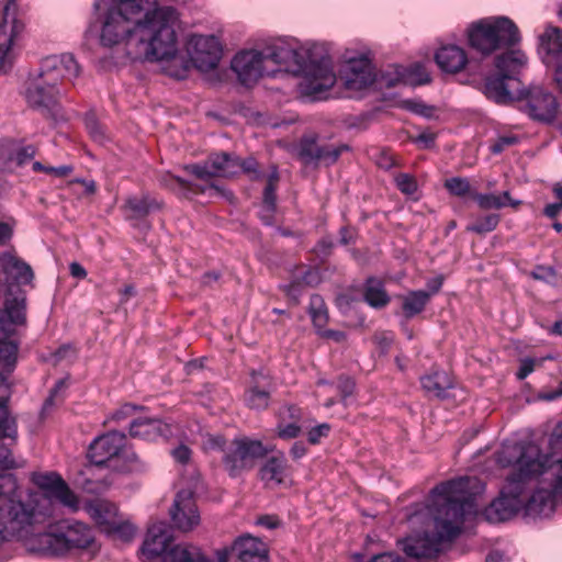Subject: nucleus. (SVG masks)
Wrapping results in <instances>:
<instances>
[{
	"instance_id": "obj_1",
	"label": "nucleus",
	"mask_w": 562,
	"mask_h": 562,
	"mask_svg": "<svg viewBox=\"0 0 562 562\" xmlns=\"http://www.w3.org/2000/svg\"><path fill=\"white\" fill-rule=\"evenodd\" d=\"M496 462L503 468L513 467L499 497L485 509L490 522L510 519L520 509L530 517H549L557 501L547 470L549 459L541 456L533 442L504 443L496 452Z\"/></svg>"
},
{
	"instance_id": "obj_2",
	"label": "nucleus",
	"mask_w": 562,
	"mask_h": 562,
	"mask_svg": "<svg viewBox=\"0 0 562 562\" xmlns=\"http://www.w3.org/2000/svg\"><path fill=\"white\" fill-rule=\"evenodd\" d=\"M263 54L267 63L301 74L299 90L304 97L322 99V94L336 82L331 59L323 45L304 47L295 42L279 40L266 46Z\"/></svg>"
},
{
	"instance_id": "obj_3",
	"label": "nucleus",
	"mask_w": 562,
	"mask_h": 562,
	"mask_svg": "<svg viewBox=\"0 0 562 562\" xmlns=\"http://www.w3.org/2000/svg\"><path fill=\"white\" fill-rule=\"evenodd\" d=\"M79 74L80 66L71 54L46 57L37 74L27 82L24 91L26 103L43 115L54 114L59 98L57 85L63 79L72 80Z\"/></svg>"
},
{
	"instance_id": "obj_4",
	"label": "nucleus",
	"mask_w": 562,
	"mask_h": 562,
	"mask_svg": "<svg viewBox=\"0 0 562 562\" xmlns=\"http://www.w3.org/2000/svg\"><path fill=\"white\" fill-rule=\"evenodd\" d=\"M178 22V13L172 7L155 5L143 16V43L146 42L145 57L151 61L168 60V68L178 66V41L175 26Z\"/></svg>"
},
{
	"instance_id": "obj_5",
	"label": "nucleus",
	"mask_w": 562,
	"mask_h": 562,
	"mask_svg": "<svg viewBox=\"0 0 562 562\" xmlns=\"http://www.w3.org/2000/svg\"><path fill=\"white\" fill-rule=\"evenodd\" d=\"M26 549L33 553L52 557L76 550L91 559L99 552L100 547L92 530L85 524L75 521L60 526L57 532L36 533L29 539Z\"/></svg>"
},
{
	"instance_id": "obj_6",
	"label": "nucleus",
	"mask_w": 562,
	"mask_h": 562,
	"mask_svg": "<svg viewBox=\"0 0 562 562\" xmlns=\"http://www.w3.org/2000/svg\"><path fill=\"white\" fill-rule=\"evenodd\" d=\"M12 297H4L0 310V381L9 376L16 364L19 329L26 324L25 294L11 288Z\"/></svg>"
},
{
	"instance_id": "obj_7",
	"label": "nucleus",
	"mask_w": 562,
	"mask_h": 562,
	"mask_svg": "<svg viewBox=\"0 0 562 562\" xmlns=\"http://www.w3.org/2000/svg\"><path fill=\"white\" fill-rule=\"evenodd\" d=\"M15 491L0 496V547L4 541L25 540L34 526L44 522L49 517V510L43 512L32 501L23 503L14 498Z\"/></svg>"
},
{
	"instance_id": "obj_8",
	"label": "nucleus",
	"mask_w": 562,
	"mask_h": 562,
	"mask_svg": "<svg viewBox=\"0 0 562 562\" xmlns=\"http://www.w3.org/2000/svg\"><path fill=\"white\" fill-rule=\"evenodd\" d=\"M527 65V56L516 49L506 52L495 59L497 75L485 80L484 94L498 104H507L514 100H521L524 90L517 79L519 71Z\"/></svg>"
},
{
	"instance_id": "obj_9",
	"label": "nucleus",
	"mask_w": 562,
	"mask_h": 562,
	"mask_svg": "<svg viewBox=\"0 0 562 562\" xmlns=\"http://www.w3.org/2000/svg\"><path fill=\"white\" fill-rule=\"evenodd\" d=\"M468 37L471 47L483 55L514 46L520 41L518 27L506 16H492L473 23Z\"/></svg>"
},
{
	"instance_id": "obj_10",
	"label": "nucleus",
	"mask_w": 562,
	"mask_h": 562,
	"mask_svg": "<svg viewBox=\"0 0 562 562\" xmlns=\"http://www.w3.org/2000/svg\"><path fill=\"white\" fill-rule=\"evenodd\" d=\"M87 457L95 467H108L119 472L127 471V462L136 460L135 454L130 457L126 450V437L119 431H110L97 437L89 445Z\"/></svg>"
},
{
	"instance_id": "obj_11",
	"label": "nucleus",
	"mask_w": 562,
	"mask_h": 562,
	"mask_svg": "<svg viewBox=\"0 0 562 562\" xmlns=\"http://www.w3.org/2000/svg\"><path fill=\"white\" fill-rule=\"evenodd\" d=\"M187 50L190 59L179 60V66L169 70L171 77L184 79L191 65L201 72L214 70L222 57L220 41L214 35H192L188 41Z\"/></svg>"
},
{
	"instance_id": "obj_12",
	"label": "nucleus",
	"mask_w": 562,
	"mask_h": 562,
	"mask_svg": "<svg viewBox=\"0 0 562 562\" xmlns=\"http://www.w3.org/2000/svg\"><path fill=\"white\" fill-rule=\"evenodd\" d=\"M32 481L43 493L34 495L31 501L43 512L48 509L49 516L54 512V499L72 510L78 508V497L59 474L55 472L33 473Z\"/></svg>"
},
{
	"instance_id": "obj_13",
	"label": "nucleus",
	"mask_w": 562,
	"mask_h": 562,
	"mask_svg": "<svg viewBox=\"0 0 562 562\" xmlns=\"http://www.w3.org/2000/svg\"><path fill=\"white\" fill-rule=\"evenodd\" d=\"M202 487L200 473L192 468L189 487L177 493L170 508V518L177 530L190 532L200 525L201 517L193 497Z\"/></svg>"
},
{
	"instance_id": "obj_14",
	"label": "nucleus",
	"mask_w": 562,
	"mask_h": 562,
	"mask_svg": "<svg viewBox=\"0 0 562 562\" xmlns=\"http://www.w3.org/2000/svg\"><path fill=\"white\" fill-rule=\"evenodd\" d=\"M267 452L268 450L260 440L248 437L235 438L225 450L223 464L228 474L236 477L244 471L251 470Z\"/></svg>"
},
{
	"instance_id": "obj_15",
	"label": "nucleus",
	"mask_w": 562,
	"mask_h": 562,
	"mask_svg": "<svg viewBox=\"0 0 562 562\" xmlns=\"http://www.w3.org/2000/svg\"><path fill=\"white\" fill-rule=\"evenodd\" d=\"M184 170L205 182L215 177H234L238 175L237 156L228 153L213 154L201 164L186 166Z\"/></svg>"
},
{
	"instance_id": "obj_16",
	"label": "nucleus",
	"mask_w": 562,
	"mask_h": 562,
	"mask_svg": "<svg viewBox=\"0 0 562 562\" xmlns=\"http://www.w3.org/2000/svg\"><path fill=\"white\" fill-rule=\"evenodd\" d=\"M33 278L31 267L10 252H0V296L12 297L11 288L19 292L21 284Z\"/></svg>"
},
{
	"instance_id": "obj_17",
	"label": "nucleus",
	"mask_w": 562,
	"mask_h": 562,
	"mask_svg": "<svg viewBox=\"0 0 562 562\" xmlns=\"http://www.w3.org/2000/svg\"><path fill=\"white\" fill-rule=\"evenodd\" d=\"M267 63L263 50L244 49L231 61V68L244 86H252L266 72Z\"/></svg>"
},
{
	"instance_id": "obj_18",
	"label": "nucleus",
	"mask_w": 562,
	"mask_h": 562,
	"mask_svg": "<svg viewBox=\"0 0 562 562\" xmlns=\"http://www.w3.org/2000/svg\"><path fill=\"white\" fill-rule=\"evenodd\" d=\"M527 101L526 110L530 117L541 122H552L557 114L559 104L554 94L541 87H531L524 90V97Z\"/></svg>"
},
{
	"instance_id": "obj_19",
	"label": "nucleus",
	"mask_w": 562,
	"mask_h": 562,
	"mask_svg": "<svg viewBox=\"0 0 562 562\" xmlns=\"http://www.w3.org/2000/svg\"><path fill=\"white\" fill-rule=\"evenodd\" d=\"M172 528L165 521H157L148 526L143 540V555L158 562L166 551L172 547Z\"/></svg>"
},
{
	"instance_id": "obj_20",
	"label": "nucleus",
	"mask_w": 562,
	"mask_h": 562,
	"mask_svg": "<svg viewBox=\"0 0 562 562\" xmlns=\"http://www.w3.org/2000/svg\"><path fill=\"white\" fill-rule=\"evenodd\" d=\"M347 145H321L313 137H306L301 142L300 156L305 162H323L331 165L336 162Z\"/></svg>"
},
{
	"instance_id": "obj_21",
	"label": "nucleus",
	"mask_w": 562,
	"mask_h": 562,
	"mask_svg": "<svg viewBox=\"0 0 562 562\" xmlns=\"http://www.w3.org/2000/svg\"><path fill=\"white\" fill-rule=\"evenodd\" d=\"M226 550L217 551L216 560L207 558L200 548L191 544H173L158 562H227Z\"/></svg>"
},
{
	"instance_id": "obj_22",
	"label": "nucleus",
	"mask_w": 562,
	"mask_h": 562,
	"mask_svg": "<svg viewBox=\"0 0 562 562\" xmlns=\"http://www.w3.org/2000/svg\"><path fill=\"white\" fill-rule=\"evenodd\" d=\"M539 54L547 65L562 63V30L555 26H547L539 35Z\"/></svg>"
},
{
	"instance_id": "obj_23",
	"label": "nucleus",
	"mask_w": 562,
	"mask_h": 562,
	"mask_svg": "<svg viewBox=\"0 0 562 562\" xmlns=\"http://www.w3.org/2000/svg\"><path fill=\"white\" fill-rule=\"evenodd\" d=\"M374 78L371 63L362 58L350 63L345 83L348 89L361 90L372 85Z\"/></svg>"
},
{
	"instance_id": "obj_24",
	"label": "nucleus",
	"mask_w": 562,
	"mask_h": 562,
	"mask_svg": "<svg viewBox=\"0 0 562 562\" xmlns=\"http://www.w3.org/2000/svg\"><path fill=\"white\" fill-rule=\"evenodd\" d=\"M233 551L237 557V562H249L256 559L260 562L262 557L268 555L266 543L250 536H243L237 539L233 546Z\"/></svg>"
},
{
	"instance_id": "obj_25",
	"label": "nucleus",
	"mask_w": 562,
	"mask_h": 562,
	"mask_svg": "<svg viewBox=\"0 0 562 562\" xmlns=\"http://www.w3.org/2000/svg\"><path fill=\"white\" fill-rule=\"evenodd\" d=\"M435 59L441 70L450 74L461 71L468 63L465 52L456 45L442 46L436 53Z\"/></svg>"
},
{
	"instance_id": "obj_26",
	"label": "nucleus",
	"mask_w": 562,
	"mask_h": 562,
	"mask_svg": "<svg viewBox=\"0 0 562 562\" xmlns=\"http://www.w3.org/2000/svg\"><path fill=\"white\" fill-rule=\"evenodd\" d=\"M87 513L99 526L102 532L111 528L114 521H116V519L121 516L119 514L117 507L114 504L105 501H94L88 504Z\"/></svg>"
},
{
	"instance_id": "obj_27",
	"label": "nucleus",
	"mask_w": 562,
	"mask_h": 562,
	"mask_svg": "<svg viewBox=\"0 0 562 562\" xmlns=\"http://www.w3.org/2000/svg\"><path fill=\"white\" fill-rule=\"evenodd\" d=\"M319 282V274L315 269L301 266L295 269L289 284L284 285V291L293 300H297L305 286H314Z\"/></svg>"
},
{
	"instance_id": "obj_28",
	"label": "nucleus",
	"mask_w": 562,
	"mask_h": 562,
	"mask_svg": "<svg viewBox=\"0 0 562 562\" xmlns=\"http://www.w3.org/2000/svg\"><path fill=\"white\" fill-rule=\"evenodd\" d=\"M423 390L431 397L445 398L446 392L453 387L452 378L445 371H432L420 379Z\"/></svg>"
},
{
	"instance_id": "obj_29",
	"label": "nucleus",
	"mask_w": 562,
	"mask_h": 562,
	"mask_svg": "<svg viewBox=\"0 0 562 562\" xmlns=\"http://www.w3.org/2000/svg\"><path fill=\"white\" fill-rule=\"evenodd\" d=\"M8 379V376L5 378ZM9 397V385L7 380L0 381V439L16 438L15 419L9 415L7 401Z\"/></svg>"
},
{
	"instance_id": "obj_30",
	"label": "nucleus",
	"mask_w": 562,
	"mask_h": 562,
	"mask_svg": "<svg viewBox=\"0 0 562 562\" xmlns=\"http://www.w3.org/2000/svg\"><path fill=\"white\" fill-rule=\"evenodd\" d=\"M429 81L430 77L425 67L416 64L409 69L398 68L396 70V78L386 80V86L394 87L398 82L419 86L428 83Z\"/></svg>"
},
{
	"instance_id": "obj_31",
	"label": "nucleus",
	"mask_w": 562,
	"mask_h": 562,
	"mask_svg": "<svg viewBox=\"0 0 562 562\" xmlns=\"http://www.w3.org/2000/svg\"><path fill=\"white\" fill-rule=\"evenodd\" d=\"M363 299L373 308H382L390 302V296L381 280L369 278L364 284Z\"/></svg>"
},
{
	"instance_id": "obj_32",
	"label": "nucleus",
	"mask_w": 562,
	"mask_h": 562,
	"mask_svg": "<svg viewBox=\"0 0 562 562\" xmlns=\"http://www.w3.org/2000/svg\"><path fill=\"white\" fill-rule=\"evenodd\" d=\"M402 311L405 318L409 319L422 313L430 301V294L425 290L411 291L401 296Z\"/></svg>"
},
{
	"instance_id": "obj_33",
	"label": "nucleus",
	"mask_w": 562,
	"mask_h": 562,
	"mask_svg": "<svg viewBox=\"0 0 562 562\" xmlns=\"http://www.w3.org/2000/svg\"><path fill=\"white\" fill-rule=\"evenodd\" d=\"M286 462L283 456H273L267 459L260 468L259 475L265 482L280 484L285 475Z\"/></svg>"
},
{
	"instance_id": "obj_34",
	"label": "nucleus",
	"mask_w": 562,
	"mask_h": 562,
	"mask_svg": "<svg viewBox=\"0 0 562 562\" xmlns=\"http://www.w3.org/2000/svg\"><path fill=\"white\" fill-rule=\"evenodd\" d=\"M473 200L477 203V205L483 210H499L506 205H512L514 207L520 204V201H515L510 198L509 192L505 191L502 194H482V193H472Z\"/></svg>"
},
{
	"instance_id": "obj_35",
	"label": "nucleus",
	"mask_w": 562,
	"mask_h": 562,
	"mask_svg": "<svg viewBox=\"0 0 562 562\" xmlns=\"http://www.w3.org/2000/svg\"><path fill=\"white\" fill-rule=\"evenodd\" d=\"M267 184L263 191V209L268 213L262 215V220L267 225L271 224L270 217L276 209V188L279 182V173L276 166H271L270 172L267 175Z\"/></svg>"
},
{
	"instance_id": "obj_36",
	"label": "nucleus",
	"mask_w": 562,
	"mask_h": 562,
	"mask_svg": "<svg viewBox=\"0 0 562 562\" xmlns=\"http://www.w3.org/2000/svg\"><path fill=\"white\" fill-rule=\"evenodd\" d=\"M15 467L10 450L0 445V496L16 491V481L12 475H3L2 472Z\"/></svg>"
},
{
	"instance_id": "obj_37",
	"label": "nucleus",
	"mask_w": 562,
	"mask_h": 562,
	"mask_svg": "<svg viewBox=\"0 0 562 562\" xmlns=\"http://www.w3.org/2000/svg\"><path fill=\"white\" fill-rule=\"evenodd\" d=\"M172 436V426L160 419L143 416V439L155 441L159 438L168 439Z\"/></svg>"
},
{
	"instance_id": "obj_38",
	"label": "nucleus",
	"mask_w": 562,
	"mask_h": 562,
	"mask_svg": "<svg viewBox=\"0 0 562 562\" xmlns=\"http://www.w3.org/2000/svg\"><path fill=\"white\" fill-rule=\"evenodd\" d=\"M175 181L180 188L192 193H209L210 196H225L228 200L233 196V194L227 192L225 188L214 182H210L206 186H200L191 183L180 177L175 178Z\"/></svg>"
},
{
	"instance_id": "obj_39",
	"label": "nucleus",
	"mask_w": 562,
	"mask_h": 562,
	"mask_svg": "<svg viewBox=\"0 0 562 562\" xmlns=\"http://www.w3.org/2000/svg\"><path fill=\"white\" fill-rule=\"evenodd\" d=\"M137 528L133 524H131L123 516H120L116 521H114L113 526L103 532L108 536L112 537L115 540H120L123 542L131 541L136 535Z\"/></svg>"
},
{
	"instance_id": "obj_40",
	"label": "nucleus",
	"mask_w": 562,
	"mask_h": 562,
	"mask_svg": "<svg viewBox=\"0 0 562 562\" xmlns=\"http://www.w3.org/2000/svg\"><path fill=\"white\" fill-rule=\"evenodd\" d=\"M308 311L317 331L324 329L328 322V311L323 297L317 294L312 295Z\"/></svg>"
},
{
	"instance_id": "obj_41",
	"label": "nucleus",
	"mask_w": 562,
	"mask_h": 562,
	"mask_svg": "<svg viewBox=\"0 0 562 562\" xmlns=\"http://www.w3.org/2000/svg\"><path fill=\"white\" fill-rule=\"evenodd\" d=\"M85 125L89 136L99 145H104L110 140V135L103 124L100 123L93 112H89L85 116Z\"/></svg>"
},
{
	"instance_id": "obj_42",
	"label": "nucleus",
	"mask_w": 562,
	"mask_h": 562,
	"mask_svg": "<svg viewBox=\"0 0 562 562\" xmlns=\"http://www.w3.org/2000/svg\"><path fill=\"white\" fill-rule=\"evenodd\" d=\"M238 173L246 175L250 180L257 181L266 178L265 171L254 157L240 159L237 157Z\"/></svg>"
},
{
	"instance_id": "obj_43",
	"label": "nucleus",
	"mask_w": 562,
	"mask_h": 562,
	"mask_svg": "<svg viewBox=\"0 0 562 562\" xmlns=\"http://www.w3.org/2000/svg\"><path fill=\"white\" fill-rule=\"evenodd\" d=\"M14 35L13 29L8 33L7 30L0 27V72L7 71V68L10 66L9 52L13 44Z\"/></svg>"
},
{
	"instance_id": "obj_44",
	"label": "nucleus",
	"mask_w": 562,
	"mask_h": 562,
	"mask_svg": "<svg viewBox=\"0 0 562 562\" xmlns=\"http://www.w3.org/2000/svg\"><path fill=\"white\" fill-rule=\"evenodd\" d=\"M548 474L550 477L549 486L552 487L555 501L562 502V460L557 459L554 463L549 464Z\"/></svg>"
},
{
	"instance_id": "obj_45",
	"label": "nucleus",
	"mask_w": 562,
	"mask_h": 562,
	"mask_svg": "<svg viewBox=\"0 0 562 562\" xmlns=\"http://www.w3.org/2000/svg\"><path fill=\"white\" fill-rule=\"evenodd\" d=\"M270 392L258 385L252 386L246 394V402L249 407L256 409L266 408L269 404Z\"/></svg>"
},
{
	"instance_id": "obj_46",
	"label": "nucleus",
	"mask_w": 562,
	"mask_h": 562,
	"mask_svg": "<svg viewBox=\"0 0 562 562\" xmlns=\"http://www.w3.org/2000/svg\"><path fill=\"white\" fill-rule=\"evenodd\" d=\"M15 144L12 140L0 143V172L12 171L14 167Z\"/></svg>"
},
{
	"instance_id": "obj_47",
	"label": "nucleus",
	"mask_w": 562,
	"mask_h": 562,
	"mask_svg": "<svg viewBox=\"0 0 562 562\" xmlns=\"http://www.w3.org/2000/svg\"><path fill=\"white\" fill-rule=\"evenodd\" d=\"M499 223L498 214H487L481 217H477L471 225L468 226V231L485 234L492 232L496 228Z\"/></svg>"
},
{
	"instance_id": "obj_48",
	"label": "nucleus",
	"mask_w": 562,
	"mask_h": 562,
	"mask_svg": "<svg viewBox=\"0 0 562 562\" xmlns=\"http://www.w3.org/2000/svg\"><path fill=\"white\" fill-rule=\"evenodd\" d=\"M549 445L552 450V454H544L540 450L541 456L549 459V462L547 463V469L549 468V464L554 463L557 459H560V457L558 456L562 453V423H559L552 430V434L549 439Z\"/></svg>"
},
{
	"instance_id": "obj_49",
	"label": "nucleus",
	"mask_w": 562,
	"mask_h": 562,
	"mask_svg": "<svg viewBox=\"0 0 562 562\" xmlns=\"http://www.w3.org/2000/svg\"><path fill=\"white\" fill-rule=\"evenodd\" d=\"M445 187L448 191L457 196H465L471 194V186L468 179L461 177H454L446 180Z\"/></svg>"
},
{
	"instance_id": "obj_50",
	"label": "nucleus",
	"mask_w": 562,
	"mask_h": 562,
	"mask_svg": "<svg viewBox=\"0 0 562 562\" xmlns=\"http://www.w3.org/2000/svg\"><path fill=\"white\" fill-rule=\"evenodd\" d=\"M170 456H171L172 460L175 461V463H177L179 465L186 467V465L191 464L192 450L184 442H180L179 445H177L176 447L170 449Z\"/></svg>"
},
{
	"instance_id": "obj_51",
	"label": "nucleus",
	"mask_w": 562,
	"mask_h": 562,
	"mask_svg": "<svg viewBox=\"0 0 562 562\" xmlns=\"http://www.w3.org/2000/svg\"><path fill=\"white\" fill-rule=\"evenodd\" d=\"M226 441L224 437L221 435H211L207 434L202 442V449L205 452L210 451H222L225 454V450L227 449Z\"/></svg>"
},
{
	"instance_id": "obj_52",
	"label": "nucleus",
	"mask_w": 562,
	"mask_h": 562,
	"mask_svg": "<svg viewBox=\"0 0 562 562\" xmlns=\"http://www.w3.org/2000/svg\"><path fill=\"white\" fill-rule=\"evenodd\" d=\"M76 358H77V350L72 346L66 345V346H63L59 349H57L52 355L50 360L54 364H60L63 362L71 363Z\"/></svg>"
},
{
	"instance_id": "obj_53",
	"label": "nucleus",
	"mask_w": 562,
	"mask_h": 562,
	"mask_svg": "<svg viewBox=\"0 0 562 562\" xmlns=\"http://www.w3.org/2000/svg\"><path fill=\"white\" fill-rule=\"evenodd\" d=\"M69 385V379H60L57 381L53 390L50 391L49 396L46 398V401L43 404L42 408V415H45L49 412V409L55 405V398L57 397L58 393L64 391Z\"/></svg>"
},
{
	"instance_id": "obj_54",
	"label": "nucleus",
	"mask_w": 562,
	"mask_h": 562,
	"mask_svg": "<svg viewBox=\"0 0 562 562\" xmlns=\"http://www.w3.org/2000/svg\"><path fill=\"white\" fill-rule=\"evenodd\" d=\"M69 385V379H60L57 381L53 390L50 391L49 396L46 398V401L43 404L42 408V415H45L49 412V409L55 405V398L57 397L58 393L64 391Z\"/></svg>"
},
{
	"instance_id": "obj_55",
	"label": "nucleus",
	"mask_w": 562,
	"mask_h": 562,
	"mask_svg": "<svg viewBox=\"0 0 562 562\" xmlns=\"http://www.w3.org/2000/svg\"><path fill=\"white\" fill-rule=\"evenodd\" d=\"M403 108L422 116L430 117L434 113V108L416 100H404Z\"/></svg>"
},
{
	"instance_id": "obj_56",
	"label": "nucleus",
	"mask_w": 562,
	"mask_h": 562,
	"mask_svg": "<svg viewBox=\"0 0 562 562\" xmlns=\"http://www.w3.org/2000/svg\"><path fill=\"white\" fill-rule=\"evenodd\" d=\"M397 188L405 194H413L417 190V182L408 173H400L395 178Z\"/></svg>"
},
{
	"instance_id": "obj_57",
	"label": "nucleus",
	"mask_w": 562,
	"mask_h": 562,
	"mask_svg": "<svg viewBox=\"0 0 562 562\" xmlns=\"http://www.w3.org/2000/svg\"><path fill=\"white\" fill-rule=\"evenodd\" d=\"M519 138L516 135H502L491 146V151L495 155L501 154L505 148L514 146Z\"/></svg>"
},
{
	"instance_id": "obj_58",
	"label": "nucleus",
	"mask_w": 562,
	"mask_h": 562,
	"mask_svg": "<svg viewBox=\"0 0 562 562\" xmlns=\"http://www.w3.org/2000/svg\"><path fill=\"white\" fill-rule=\"evenodd\" d=\"M35 156V148L33 146H26L16 148L14 151V167L22 166L30 161Z\"/></svg>"
},
{
	"instance_id": "obj_59",
	"label": "nucleus",
	"mask_w": 562,
	"mask_h": 562,
	"mask_svg": "<svg viewBox=\"0 0 562 562\" xmlns=\"http://www.w3.org/2000/svg\"><path fill=\"white\" fill-rule=\"evenodd\" d=\"M530 276L535 280L546 281V282H554L555 280V271L551 267L538 266L535 270L530 272Z\"/></svg>"
},
{
	"instance_id": "obj_60",
	"label": "nucleus",
	"mask_w": 562,
	"mask_h": 562,
	"mask_svg": "<svg viewBox=\"0 0 562 562\" xmlns=\"http://www.w3.org/2000/svg\"><path fill=\"white\" fill-rule=\"evenodd\" d=\"M330 430V426L328 424H321L308 431V441L312 445H316L319 442L321 438L327 437Z\"/></svg>"
},
{
	"instance_id": "obj_61",
	"label": "nucleus",
	"mask_w": 562,
	"mask_h": 562,
	"mask_svg": "<svg viewBox=\"0 0 562 562\" xmlns=\"http://www.w3.org/2000/svg\"><path fill=\"white\" fill-rule=\"evenodd\" d=\"M16 1L18 0H8L3 8V18L0 22V27L2 30H7L8 19L10 15L13 16L12 21L15 23L14 14L16 11Z\"/></svg>"
},
{
	"instance_id": "obj_62",
	"label": "nucleus",
	"mask_w": 562,
	"mask_h": 562,
	"mask_svg": "<svg viewBox=\"0 0 562 562\" xmlns=\"http://www.w3.org/2000/svg\"><path fill=\"white\" fill-rule=\"evenodd\" d=\"M355 383L350 378L341 376L338 382V390L342 400H346L353 392Z\"/></svg>"
},
{
	"instance_id": "obj_63",
	"label": "nucleus",
	"mask_w": 562,
	"mask_h": 562,
	"mask_svg": "<svg viewBox=\"0 0 562 562\" xmlns=\"http://www.w3.org/2000/svg\"><path fill=\"white\" fill-rule=\"evenodd\" d=\"M300 431L301 428L295 423H291L283 427H279V437L283 439L296 438Z\"/></svg>"
},
{
	"instance_id": "obj_64",
	"label": "nucleus",
	"mask_w": 562,
	"mask_h": 562,
	"mask_svg": "<svg viewBox=\"0 0 562 562\" xmlns=\"http://www.w3.org/2000/svg\"><path fill=\"white\" fill-rule=\"evenodd\" d=\"M535 370V360L527 358L521 360L519 370L517 372V378L519 380L526 379L532 371Z\"/></svg>"
}]
</instances>
